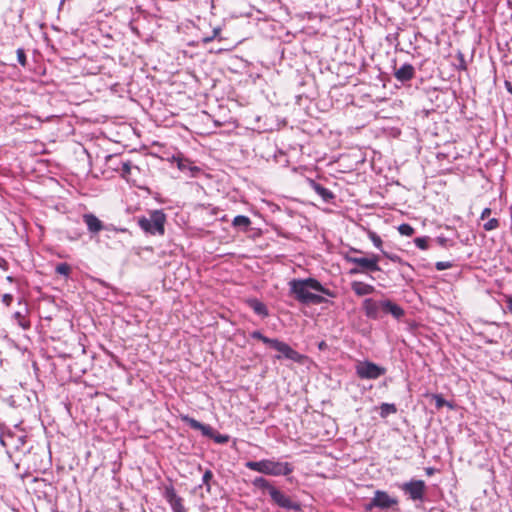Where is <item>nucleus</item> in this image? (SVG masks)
<instances>
[{"instance_id":"1","label":"nucleus","mask_w":512,"mask_h":512,"mask_svg":"<svg viewBox=\"0 0 512 512\" xmlns=\"http://www.w3.org/2000/svg\"><path fill=\"white\" fill-rule=\"evenodd\" d=\"M290 294L303 305H319L327 303L324 297L334 298L335 292L323 286L317 279L309 277L305 279H292L289 283Z\"/></svg>"},{"instance_id":"2","label":"nucleus","mask_w":512,"mask_h":512,"mask_svg":"<svg viewBox=\"0 0 512 512\" xmlns=\"http://www.w3.org/2000/svg\"><path fill=\"white\" fill-rule=\"evenodd\" d=\"M245 466L261 474L270 476H287L294 470L292 464L288 462H280L272 459H262L260 461H248Z\"/></svg>"},{"instance_id":"3","label":"nucleus","mask_w":512,"mask_h":512,"mask_svg":"<svg viewBox=\"0 0 512 512\" xmlns=\"http://www.w3.org/2000/svg\"><path fill=\"white\" fill-rule=\"evenodd\" d=\"M344 259L351 264H354L355 267L351 268L349 273L351 275L363 274L367 272H376L381 271L379 267V256L376 254H370L367 257H358L352 256L350 254H346Z\"/></svg>"},{"instance_id":"4","label":"nucleus","mask_w":512,"mask_h":512,"mask_svg":"<svg viewBox=\"0 0 512 512\" xmlns=\"http://www.w3.org/2000/svg\"><path fill=\"white\" fill-rule=\"evenodd\" d=\"M166 215L162 210H153L149 217H141L138 219L139 227L146 233L151 235H163L165 232Z\"/></svg>"},{"instance_id":"5","label":"nucleus","mask_w":512,"mask_h":512,"mask_svg":"<svg viewBox=\"0 0 512 512\" xmlns=\"http://www.w3.org/2000/svg\"><path fill=\"white\" fill-rule=\"evenodd\" d=\"M181 420L190 428L201 431L203 436L213 439L218 444H225L229 441L228 435L216 433L210 425L203 424L189 415H181Z\"/></svg>"},{"instance_id":"6","label":"nucleus","mask_w":512,"mask_h":512,"mask_svg":"<svg viewBox=\"0 0 512 512\" xmlns=\"http://www.w3.org/2000/svg\"><path fill=\"white\" fill-rule=\"evenodd\" d=\"M261 341L281 354L275 356L276 359H281L282 357H284L294 362H301L303 358V356L299 352L291 348L287 343L282 342L278 339H272L264 335Z\"/></svg>"},{"instance_id":"7","label":"nucleus","mask_w":512,"mask_h":512,"mask_svg":"<svg viewBox=\"0 0 512 512\" xmlns=\"http://www.w3.org/2000/svg\"><path fill=\"white\" fill-rule=\"evenodd\" d=\"M397 504L398 500L394 497H391L386 491L376 490L373 498L369 501V503L365 504V510L371 511L373 508L387 510L393 506H396Z\"/></svg>"},{"instance_id":"8","label":"nucleus","mask_w":512,"mask_h":512,"mask_svg":"<svg viewBox=\"0 0 512 512\" xmlns=\"http://www.w3.org/2000/svg\"><path fill=\"white\" fill-rule=\"evenodd\" d=\"M356 374L360 379H377L386 373V369L371 361L359 362L356 367Z\"/></svg>"},{"instance_id":"9","label":"nucleus","mask_w":512,"mask_h":512,"mask_svg":"<svg viewBox=\"0 0 512 512\" xmlns=\"http://www.w3.org/2000/svg\"><path fill=\"white\" fill-rule=\"evenodd\" d=\"M269 496L271 501L282 509L295 512L301 510V505L297 501H294L289 495L285 494L276 487L270 491Z\"/></svg>"},{"instance_id":"10","label":"nucleus","mask_w":512,"mask_h":512,"mask_svg":"<svg viewBox=\"0 0 512 512\" xmlns=\"http://www.w3.org/2000/svg\"><path fill=\"white\" fill-rule=\"evenodd\" d=\"M401 490L413 501H423L426 485L423 480H411L401 485Z\"/></svg>"},{"instance_id":"11","label":"nucleus","mask_w":512,"mask_h":512,"mask_svg":"<svg viewBox=\"0 0 512 512\" xmlns=\"http://www.w3.org/2000/svg\"><path fill=\"white\" fill-rule=\"evenodd\" d=\"M83 222L87 226V230L89 233L95 235L98 234L102 230H114V231H121L125 232L126 229H117V228H111L110 226L104 225V223L94 214L92 213H85L82 216Z\"/></svg>"},{"instance_id":"12","label":"nucleus","mask_w":512,"mask_h":512,"mask_svg":"<svg viewBox=\"0 0 512 512\" xmlns=\"http://www.w3.org/2000/svg\"><path fill=\"white\" fill-rule=\"evenodd\" d=\"M382 305L383 300L376 301L373 298H366L362 303V309L366 317L377 320L381 317V313H383Z\"/></svg>"},{"instance_id":"13","label":"nucleus","mask_w":512,"mask_h":512,"mask_svg":"<svg viewBox=\"0 0 512 512\" xmlns=\"http://www.w3.org/2000/svg\"><path fill=\"white\" fill-rule=\"evenodd\" d=\"M164 498L169 503L173 512H185L186 509L183 505V499L177 495L173 485L165 486Z\"/></svg>"},{"instance_id":"14","label":"nucleus","mask_w":512,"mask_h":512,"mask_svg":"<svg viewBox=\"0 0 512 512\" xmlns=\"http://www.w3.org/2000/svg\"><path fill=\"white\" fill-rule=\"evenodd\" d=\"M18 304L23 307L13 314L15 322L24 330H28L31 327L30 320L28 319L29 309L22 299H19Z\"/></svg>"},{"instance_id":"15","label":"nucleus","mask_w":512,"mask_h":512,"mask_svg":"<svg viewBox=\"0 0 512 512\" xmlns=\"http://www.w3.org/2000/svg\"><path fill=\"white\" fill-rule=\"evenodd\" d=\"M415 73V68L412 64L404 63L401 67L395 68L393 75L397 81L406 83L415 77Z\"/></svg>"},{"instance_id":"16","label":"nucleus","mask_w":512,"mask_h":512,"mask_svg":"<svg viewBox=\"0 0 512 512\" xmlns=\"http://www.w3.org/2000/svg\"><path fill=\"white\" fill-rule=\"evenodd\" d=\"M382 306L384 314H391L397 320L402 318L405 314L404 309L400 305L389 299L383 300Z\"/></svg>"},{"instance_id":"17","label":"nucleus","mask_w":512,"mask_h":512,"mask_svg":"<svg viewBox=\"0 0 512 512\" xmlns=\"http://www.w3.org/2000/svg\"><path fill=\"white\" fill-rule=\"evenodd\" d=\"M309 186L313 189L325 202H330L334 198V194L329 189L322 186L313 179L308 180Z\"/></svg>"},{"instance_id":"18","label":"nucleus","mask_w":512,"mask_h":512,"mask_svg":"<svg viewBox=\"0 0 512 512\" xmlns=\"http://www.w3.org/2000/svg\"><path fill=\"white\" fill-rule=\"evenodd\" d=\"M247 305L254 311L255 314L266 318L269 316L267 306L257 298H250L246 301Z\"/></svg>"},{"instance_id":"19","label":"nucleus","mask_w":512,"mask_h":512,"mask_svg":"<svg viewBox=\"0 0 512 512\" xmlns=\"http://www.w3.org/2000/svg\"><path fill=\"white\" fill-rule=\"evenodd\" d=\"M351 289L357 296H365L375 292L373 285L361 281H353L351 283Z\"/></svg>"},{"instance_id":"20","label":"nucleus","mask_w":512,"mask_h":512,"mask_svg":"<svg viewBox=\"0 0 512 512\" xmlns=\"http://www.w3.org/2000/svg\"><path fill=\"white\" fill-rule=\"evenodd\" d=\"M252 485L255 488L261 490L262 492H268L269 495H270V491H272V489L275 488V486H273L269 480H267L266 478H264L262 476L256 477L252 481Z\"/></svg>"},{"instance_id":"21","label":"nucleus","mask_w":512,"mask_h":512,"mask_svg":"<svg viewBox=\"0 0 512 512\" xmlns=\"http://www.w3.org/2000/svg\"><path fill=\"white\" fill-rule=\"evenodd\" d=\"M251 225V220L249 217L245 215H237L234 217L232 221V226L234 228L242 229L243 231H247Z\"/></svg>"},{"instance_id":"22","label":"nucleus","mask_w":512,"mask_h":512,"mask_svg":"<svg viewBox=\"0 0 512 512\" xmlns=\"http://www.w3.org/2000/svg\"><path fill=\"white\" fill-rule=\"evenodd\" d=\"M213 479V473L211 470L207 469L202 476V483L198 485L195 490L202 489L205 487L207 493L211 492V481Z\"/></svg>"},{"instance_id":"23","label":"nucleus","mask_w":512,"mask_h":512,"mask_svg":"<svg viewBox=\"0 0 512 512\" xmlns=\"http://www.w3.org/2000/svg\"><path fill=\"white\" fill-rule=\"evenodd\" d=\"M177 166L179 170L186 171L189 170L192 172V175L195 174V172H199L200 169L196 166H192L191 162L187 159L177 158Z\"/></svg>"},{"instance_id":"24","label":"nucleus","mask_w":512,"mask_h":512,"mask_svg":"<svg viewBox=\"0 0 512 512\" xmlns=\"http://www.w3.org/2000/svg\"><path fill=\"white\" fill-rule=\"evenodd\" d=\"M427 397H431V399L435 401V406L438 410L444 406H447L450 409L453 408V404L445 400L441 394H427Z\"/></svg>"},{"instance_id":"25","label":"nucleus","mask_w":512,"mask_h":512,"mask_svg":"<svg viewBox=\"0 0 512 512\" xmlns=\"http://www.w3.org/2000/svg\"><path fill=\"white\" fill-rule=\"evenodd\" d=\"M397 412V408L395 404L390 403H382L380 405V416L382 418H386L390 414H395Z\"/></svg>"},{"instance_id":"26","label":"nucleus","mask_w":512,"mask_h":512,"mask_svg":"<svg viewBox=\"0 0 512 512\" xmlns=\"http://www.w3.org/2000/svg\"><path fill=\"white\" fill-rule=\"evenodd\" d=\"M56 273L68 278L71 274V266L67 263H59L55 268Z\"/></svg>"},{"instance_id":"27","label":"nucleus","mask_w":512,"mask_h":512,"mask_svg":"<svg viewBox=\"0 0 512 512\" xmlns=\"http://www.w3.org/2000/svg\"><path fill=\"white\" fill-rule=\"evenodd\" d=\"M398 231L403 236H412L415 232L414 228L410 224L403 223L398 227Z\"/></svg>"},{"instance_id":"28","label":"nucleus","mask_w":512,"mask_h":512,"mask_svg":"<svg viewBox=\"0 0 512 512\" xmlns=\"http://www.w3.org/2000/svg\"><path fill=\"white\" fill-rule=\"evenodd\" d=\"M499 226H500L499 220L496 218H491L486 223H484L483 229L485 231H493V230L498 229Z\"/></svg>"},{"instance_id":"29","label":"nucleus","mask_w":512,"mask_h":512,"mask_svg":"<svg viewBox=\"0 0 512 512\" xmlns=\"http://www.w3.org/2000/svg\"><path fill=\"white\" fill-rule=\"evenodd\" d=\"M16 55H17V61L18 63L22 66V67H26L27 64H28V61H27V56H26V53H25V50L24 48H18L16 50Z\"/></svg>"},{"instance_id":"30","label":"nucleus","mask_w":512,"mask_h":512,"mask_svg":"<svg viewBox=\"0 0 512 512\" xmlns=\"http://www.w3.org/2000/svg\"><path fill=\"white\" fill-rule=\"evenodd\" d=\"M132 164L130 161L121 162V168L119 169L120 174L123 178H128L131 173Z\"/></svg>"},{"instance_id":"31","label":"nucleus","mask_w":512,"mask_h":512,"mask_svg":"<svg viewBox=\"0 0 512 512\" xmlns=\"http://www.w3.org/2000/svg\"><path fill=\"white\" fill-rule=\"evenodd\" d=\"M368 237H369V239L372 241L373 245H374L376 248L381 249L383 242H382V239H381V237H380L379 235H377V234H376L375 232H373V231H370V232L368 233Z\"/></svg>"},{"instance_id":"32","label":"nucleus","mask_w":512,"mask_h":512,"mask_svg":"<svg viewBox=\"0 0 512 512\" xmlns=\"http://www.w3.org/2000/svg\"><path fill=\"white\" fill-rule=\"evenodd\" d=\"M428 241H429V237H417L414 239V243H415L416 247H418L421 250L428 249V247H429Z\"/></svg>"},{"instance_id":"33","label":"nucleus","mask_w":512,"mask_h":512,"mask_svg":"<svg viewBox=\"0 0 512 512\" xmlns=\"http://www.w3.org/2000/svg\"><path fill=\"white\" fill-rule=\"evenodd\" d=\"M437 243L444 248L451 247L454 245L453 241L450 239L444 237V236H438L436 239Z\"/></svg>"},{"instance_id":"34","label":"nucleus","mask_w":512,"mask_h":512,"mask_svg":"<svg viewBox=\"0 0 512 512\" xmlns=\"http://www.w3.org/2000/svg\"><path fill=\"white\" fill-rule=\"evenodd\" d=\"M452 266H453V263L450 261H439V262H436V264H435V268L438 271L450 269Z\"/></svg>"},{"instance_id":"35","label":"nucleus","mask_w":512,"mask_h":512,"mask_svg":"<svg viewBox=\"0 0 512 512\" xmlns=\"http://www.w3.org/2000/svg\"><path fill=\"white\" fill-rule=\"evenodd\" d=\"M13 300L14 297L12 294L6 293L2 296V303L7 307H9L12 304Z\"/></svg>"},{"instance_id":"36","label":"nucleus","mask_w":512,"mask_h":512,"mask_svg":"<svg viewBox=\"0 0 512 512\" xmlns=\"http://www.w3.org/2000/svg\"><path fill=\"white\" fill-rule=\"evenodd\" d=\"M384 256L387 257L389 260H391L392 262H397V263H404L403 260L401 259L400 256H398L397 254H389V253H386L384 252Z\"/></svg>"},{"instance_id":"37","label":"nucleus","mask_w":512,"mask_h":512,"mask_svg":"<svg viewBox=\"0 0 512 512\" xmlns=\"http://www.w3.org/2000/svg\"><path fill=\"white\" fill-rule=\"evenodd\" d=\"M0 444L5 448L10 445L9 441L5 438V435L2 433V424H0Z\"/></svg>"},{"instance_id":"38","label":"nucleus","mask_w":512,"mask_h":512,"mask_svg":"<svg viewBox=\"0 0 512 512\" xmlns=\"http://www.w3.org/2000/svg\"><path fill=\"white\" fill-rule=\"evenodd\" d=\"M2 433L5 435V438L10 442V439L14 437V433L10 429H4V425H2Z\"/></svg>"},{"instance_id":"39","label":"nucleus","mask_w":512,"mask_h":512,"mask_svg":"<svg viewBox=\"0 0 512 512\" xmlns=\"http://www.w3.org/2000/svg\"><path fill=\"white\" fill-rule=\"evenodd\" d=\"M490 215H491V209L489 207H486L482 210L480 219L484 220V219L488 218Z\"/></svg>"},{"instance_id":"40","label":"nucleus","mask_w":512,"mask_h":512,"mask_svg":"<svg viewBox=\"0 0 512 512\" xmlns=\"http://www.w3.org/2000/svg\"><path fill=\"white\" fill-rule=\"evenodd\" d=\"M250 336L261 341L264 335L260 331H253Z\"/></svg>"},{"instance_id":"41","label":"nucleus","mask_w":512,"mask_h":512,"mask_svg":"<svg viewBox=\"0 0 512 512\" xmlns=\"http://www.w3.org/2000/svg\"><path fill=\"white\" fill-rule=\"evenodd\" d=\"M506 308L512 314V297L506 299Z\"/></svg>"},{"instance_id":"42","label":"nucleus","mask_w":512,"mask_h":512,"mask_svg":"<svg viewBox=\"0 0 512 512\" xmlns=\"http://www.w3.org/2000/svg\"><path fill=\"white\" fill-rule=\"evenodd\" d=\"M425 473L428 475V476H431L435 473V468L433 467H427L425 468Z\"/></svg>"},{"instance_id":"43","label":"nucleus","mask_w":512,"mask_h":512,"mask_svg":"<svg viewBox=\"0 0 512 512\" xmlns=\"http://www.w3.org/2000/svg\"><path fill=\"white\" fill-rule=\"evenodd\" d=\"M460 66L462 69H465L466 68V65H465V62H464V59L463 57L461 56V63H460Z\"/></svg>"},{"instance_id":"44","label":"nucleus","mask_w":512,"mask_h":512,"mask_svg":"<svg viewBox=\"0 0 512 512\" xmlns=\"http://www.w3.org/2000/svg\"><path fill=\"white\" fill-rule=\"evenodd\" d=\"M351 252H352V253H359V254H362V253H363L361 250H358V249H355V248H352V249H351Z\"/></svg>"},{"instance_id":"45","label":"nucleus","mask_w":512,"mask_h":512,"mask_svg":"<svg viewBox=\"0 0 512 512\" xmlns=\"http://www.w3.org/2000/svg\"><path fill=\"white\" fill-rule=\"evenodd\" d=\"M6 280H7L8 282H11V283L15 281L14 277H12V276H7V277H6Z\"/></svg>"},{"instance_id":"46","label":"nucleus","mask_w":512,"mask_h":512,"mask_svg":"<svg viewBox=\"0 0 512 512\" xmlns=\"http://www.w3.org/2000/svg\"><path fill=\"white\" fill-rule=\"evenodd\" d=\"M0 266L6 269L7 262L5 260H2V263H0Z\"/></svg>"},{"instance_id":"47","label":"nucleus","mask_w":512,"mask_h":512,"mask_svg":"<svg viewBox=\"0 0 512 512\" xmlns=\"http://www.w3.org/2000/svg\"><path fill=\"white\" fill-rule=\"evenodd\" d=\"M418 36H421L420 32L414 33V40H417Z\"/></svg>"},{"instance_id":"48","label":"nucleus","mask_w":512,"mask_h":512,"mask_svg":"<svg viewBox=\"0 0 512 512\" xmlns=\"http://www.w3.org/2000/svg\"><path fill=\"white\" fill-rule=\"evenodd\" d=\"M323 346H325V342H321V343L319 344V348H320V349H321Z\"/></svg>"},{"instance_id":"49","label":"nucleus","mask_w":512,"mask_h":512,"mask_svg":"<svg viewBox=\"0 0 512 512\" xmlns=\"http://www.w3.org/2000/svg\"><path fill=\"white\" fill-rule=\"evenodd\" d=\"M211 40H212V38H205L204 39L205 42H208V41H211Z\"/></svg>"},{"instance_id":"50","label":"nucleus","mask_w":512,"mask_h":512,"mask_svg":"<svg viewBox=\"0 0 512 512\" xmlns=\"http://www.w3.org/2000/svg\"><path fill=\"white\" fill-rule=\"evenodd\" d=\"M1 65H5V63H4L3 61H1V60H0V66H1Z\"/></svg>"},{"instance_id":"51","label":"nucleus","mask_w":512,"mask_h":512,"mask_svg":"<svg viewBox=\"0 0 512 512\" xmlns=\"http://www.w3.org/2000/svg\"><path fill=\"white\" fill-rule=\"evenodd\" d=\"M511 41H512V36H511Z\"/></svg>"}]
</instances>
